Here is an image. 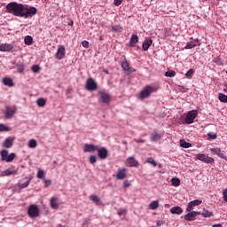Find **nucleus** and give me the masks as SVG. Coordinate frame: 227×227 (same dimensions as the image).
Listing matches in <instances>:
<instances>
[{
	"label": "nucleus",
	"mask_w": 227,
	"mask_h": 227,
	"mask_svg": "<svg viewBox=\"0 0 227 227\" xmlns=\"http://www.w3.org/2000/svg\"><path fill=\"white\" fill-rule=\"evenodd\" d=\"M45 99L44 98H38L36 100V104L39 107H43L45 106Z\"/></svg>",
	"instance_id": "79ce46f5"
},
{
	"label": "nucleus",
	"mask_w": 227,
	"mask_h": 227,
	"mask_svg": "<svg viewBox=\"0 0 227 227\" xmlns=\"http://www.w3.org/2000/svg\"><path fill=\"white\" fill-rule=\"evenodd\" d=\"M210 152L214 155H218V157H220V159H226V156L224 155V152L221 151V148H219V147L211 148Z\"/></svg>",
	"instance_id": "aec40b11"
},
{
	"label": "nucleus",
	"mask_w": 227,
	"mask_h": 227,
	"mask_svg": "<svg viewBox=\"0 0 227 227\" xmlns=\"http://www.w3.org/2000/svg\"><path fill=\"white\" fill-rule=\"evenodd\" d=\"M208 137H210V139H217V134L216 133H212L209 132L207 133Z\"/></svg>",
	"instance_id": "8fccbe9b"
},
{
	"label": "nucleus",
	"mask_w": 227,
	"mask_h": 227,
	"mask_svg": "<svg viewBox=\"0 0 227 227\" xmlns=\"http://www.w3.org/2000/svg\"><path fill=\"white\" fill-rule=\"evenodd\" d=\"M50 205L53 210H58V208H59V199L58 197H51Z\"/></svg>",
	"instance_id": "f3484780"
},
{
	"label": "nucleus",
	"mask_w": 227,
	"mask_h": 227,
	"mask_svg": "<svg viewBox=\"0 0 227 227\" xmlns=\"http://www.w3.org/2000/svg\"><path fill=\"white\" fill-rule=\"evenodd\" d=\"M171 214H176L177 215H180L184 212L182 207H174L170 209Z\"/></svg>",
	"instance_id": "c756f323"
},
{
	"label": "nucleus",
	"mask_w": 227,
	"mask_h": 227,
	"mask_svg": "<svg viewBox=\"0 0 227 227\" xmlns=\"http://www.w3.org/2000/svg\"><path fill=\"white\" fill-rule=\"evenodd\" d=\"M98 152V157H99V159H101L102 160L107 159V149L106 147H100L97 149Z\"/></svg>",
	"instance_id": "2eb2a0df"
},
{
	"label": "nucleus",
	"mask_w": 227,
	"mask_h": 227,
	"mask_svg": "<svg viewBox=\"0 0 227 227\" xmlns=\"http://www.w3.org/2000/svg\"><path fill=\"white\" fill-rule=\"evenodd\" d=\"M0 132H10V128L4 126V124H0Z\"/></svg>",
	"instance_id": "49530a36"
},
{
	"label": "nucleus",
	"mask_w": 227,
	"mask_h": 227,
	"mask_svg": "<svg viewBox=\"0 0 227 227\" xmlns=\"http://www.w3.org/2000/svg\"><path fill=\"white\" fill-rule=\"evenodd\" d=\"M66 54H67V52L65 50V46L59 45L58 48V51L55 54V58H56V59H63V58H65Z\"/></svg>",
	"instance_id": "9b49d317"
},
{
	"label": "nucleus",
	"mask_w": 227,
	"mask_h": 227,
	"mask_svg": "<svg viewBox=\"0 0 227 227\" xmlns=\"http://www.w3.org/2000/svg\"><path fill=\"white\" fill-rule=\"evenodd\" d=\"M26 182H22L20 181L19 184H18V187L20 189H26L28 185H29V182H31V180H27V178H25Z\"/></svg>",
	"instance_id": "cd10ccee"
},
{
	"label": "nucleus",
	"mask_w": 227,
	"mask_h": 227,
	"mask_svg": "<svg viewBox=\"0 0 227 227\" xmlns=\"http://www.w3.org/2000/svg\"><path fill=\"white\" fill-rule=\"evenodd\" d=\"M198 117V110L189 111L185 116V123L191 125V123H194V120Z\"/></svg>",
	"instance_id": "20e7f679"
},
{
	"label": "nucleus",
	"mask_w": 227,
	"mask_h": 227,
	"mask_svg": "<svg viewBox=\"0 0 227 227\" xmlns=\"http://www.w3.org/2000/svg\"><path fill=\"white\" fill-rule=\"evenodd\" d=\"M26 45H33V37L27 35L24 39Z\"/></svg>",
	"instance_id": "58836bf2"
},
{
	"label": "nucleus",
	"mask_w": 227,
	"mask_h": 227,
	"mask_svg": "<svg viewBox=\"0 0 227 227\" xmlns=\"http://www.w3.org/2000/svg\"><path fill=\"white\" fill-rule=\"evenodd\" d=\"M195 217H198V215H201V212L200 211H194Z\"/></svg>",
	"instance_id": "680f3d73"
},
{
	"label": "nucleus",
	"mask_w": 227,
	"mask_h": 227,
	"mask_svg": "<svg viewBox=\"0 0 227 227\" xmlns=\"http://www.w3.org/2000/svg\"><path fill=\"white\" fill-rule=\"evenodd\" d=\"M218 100H220V102H223L224 104H227V95H225L223 93H219Z\"/></svg>",
	"instance_id": "c9c22d12"
},
{
	"label": "nucleus",
	"mask_w": 227,
	"mask_h": 227,
	"mask_svg": "<svg viewBox=\"0 0 227 227\" xmlns=\"http://www.w3.org/2000/svg\"><path fill=\"white\" fill-rule=\"evenodd\" d=\"M123 214H125V209H120L118 211V215H123Z\"/></svg>",
	"instance_id": "bf43d9fd"
},
{
	"label": "nucleus",
	"mask_w": 227,
	"mask_h": 227,
	"mask_svg": "<svg viewBox=\"0 0 227 227\" xmlns=\"http://www.w3.org/2000/svg\"><path fill=\"white\" fill-rule=\"evenodd\" d=\"M213 227H223V225L220 223H216V224H214Z\"/></svg>",
	"instance_id": "e2e57ef3"
},
{
	"label": "nucleus",
	"mask_w": 227,
	"mask_h": 227,
	"mask_svg": "<svg viewBox=\"0 0 227 227\" xmlns=\"http://www.w3.org/2000/svg\"><path fill=\"white\" fill-rule=\"evenodd\" d=\"M44 184H45V187H48V185H51V184H52V182L49 179H44Z\"/></svg>",
	"instance_id": "4d7b16f0"
},
{
	"label": "nucleus",
	"mask_w": 227,
	"mask_h": 227,
	"mask_svg": "<svg viewBox=\"0 0 227 227\" xmlns=\"http://www.w3.org/2000/svg\"><path fill=\"white\" fill-rule=\"evenodd\" d=\"M150 210H157L159 208V201L153 200L149 204Z\"/></svg>",
	"instance_id": "2f4dec72"
},
{
	"label": "nucleus",
	"mask_w": 227,
	"mask_h": 227,
	"mask_svg": "<svg viewBox=\"0 0 227 227\" xmlns=\"http://www.w3.org/2000/svg\"><path fill=\"white\" fill-rule=\"evenodd\" d=\"M17 113V107L6 106L5 108V118H12L13 114Z\"/></svg>",
	"instance_id": "a211bd4d"
},
{
	"label": "nucleus",
	"mask_w": 227,
	"mask_h": 227,
	"mask_svg": "<svg viewBox=\"0 0 227 227\" xmlns=\"http://www.w3.org/2000/svg\"><path fill=\"white\" fill-rule=\"evenodd\" d=\"M27 214L32 219L38 217V215H40V209L38 208V206L30 205L27 208Z\"/></svg>",
	"instance_id": "39448f33"
},
{
	"label": "nucleus",
	"mask_w": 227,
	"mask_h": 227,
	"mask_svg": "<svg viewBox=\"0 0 227 227\" xmlns=\"http://www.w3.org/2000/svg\"><path fill=\"white\" fill-rule=\"evenodd\" d=\"M135 143H146L145 139H135Z\"/></svg>",
	"instance_id": "13d9d810"
},
{
	"label": "nucleus",
	"mask_w": 227,
	"mask_h": 227,
	"mask_svg": "<svg viewBox=\"0 0 227 227\" xmlns=\"http://www.w3.org/2000/svg\"><path fill=\"white\" fill-rule=\"evenodd\" d=\"M171 184L174 185V187H178L180 185V179L173 177L171 179Z\"/></svg>",
	"instance_id": "ea45409f"
},
{
	"label": "nucleus",
	"mask_w": 227,
	"mask_h": 227,
	"mask_svg": "<svg viewBox=\"0 0 227 227\" xmlns=\"http://www.w3.org/2000/svg\"><path fill=\"white\" fill-rule=\"evenodd\" d=\"M89 199L90 200V201H93V203H95L96 205H101L100 198H98V196L92 194L89 197Z\"/></svg>",
	"instance_id": "bb28decb"
},
{
	"label": "nucleus",
	"mask_w": 227,
	"mask_h": 227,
	"mask_svg": "<svg viewBox=\"0 0 227 227\" xmlns=\"http://www.w3.org/2000/svg\"><path fill=\"white\" fill-rule=\"evenodd\" d=\"M4 148H12L13 146V138L12 137H7L4 139L3 143Z\"/></svg>",
	"instance_id": "5701e85b"
},
{
	"label": "nucleus",
	"mask_w": 227,
	"mask_h": 227,
	"mask_svg": "<svg viewBox=\"0 0 227 227\" xmlns=\"http://www.w3.org/2000/svg\"><path fill=\"white\" fill-rule=\"evenodd\" d=\"M201 203H203V201L200 200H194L192 201H190L187 205L186 212H191V211L194 210V207H198V206L201 205Z\"/></svg>",
	"instance_id": "9d476101"
},
{
	"label": "nucleus",
	"mask_w": 227,
	"mask_h": 227,
	"mask_svg": "<svg viewBox=\"0 0 227 227\" xmlns=\"http://www.w3.org/2000/svg\"><path fill=\"white\" fill-rule=\"evenodd\" d=\"M157 91V88L152 85H146L139 93L140 100H145V98H148L152 93H155Z\"/></svg>",
	"instance_id": "f03ea898"
},
{
	"label": "nucleus",
	"mask_w": 227,
	"mask_h": 227,
	"mask_svg": "<svg viewBox=\"0 0 227 227\" xmlns=\"http://www.w3.org/2000/svg\"><path fill=\"white\" fill-rule=\"evenodd\" d=\"M160 137H162V136H160V134L152 133L150 139L153 143H155V142L159 141V139H160Z\"/></svg>",
	"instance_id": "c85d7f7f"
},
{
	"label": "nucleus",
	"mask_w": 227,
	"mask_h": 227,
	"mask_svg": "<svg viewBox=\"0 0 227 227\" xmlns=\"http://www.w3.org/2000/svg\"><path fill=\"white\" fill-rule=\"evenodd\" d=\"M153 43V41L152 39H145L142 44L143 51H148Z\"/></svg>",
	"instance_id": "4be33fe9"
},
{
	"label": "nucleus",
	"mask_w": 227,
	"mask_h": 227,
	"mask_svg": "<svg viewBox=\"0 0 227 227\" xmlns=\"http://www.w3.org/2000/svg\"><path fill=\"white\" fill-rule=\"evenodd\" d=\"M121 3H123V0H114V4L115 6H120V4H121Z\"/></svg>",
	"instance_id": "5fc2aeb1"
},
{
	"label": "nucleus",
	"mask_w": 227,
	"mask_h": 227,
	"mask_svg": "<svg viewBox=\"0 0 227 227\" xmlns=\"http://www.w3.org/2000/svg\"><path fill=\"white\" fill-rule=\"evenodd\" d=\"M121 67L124 72H130V66H129V62L127 60L121 62Z\"/></svg>",
	"instance_id": "f704fd0d"
},
{
	"label": "nucleus",
	"mask_w": 227,
	"mask_h": 227,
	"mask_svg": "<svg viewBox=\"0 0 227 227\" xmlns=\"http://www.w3.org/2000/svg\"><path fill=\"white\" fill-rule=\"evenodd\" d=\"M82 45L85 49H88L90 47V43L88 41H83V42H82Z\"/></svg>",
	"instance_id": "3c124183"
},
{
	"label": "nucleus",
	"mask_w": 227,
	"mask_h": 227,
	"mask_svg": "<svg viewBox=\"0 0 227 227\" xmlns=\"http://www.w3.org/2000/svg\"><path fill=\"white\" fill-rule=\"evenodd\" d=\"M0 155H1V160L5 162H13V160L16 157L14 153L8 154V150H2L0 153Z\"/></svg>",
	"instance_id": "7ed1b4c3"
},
{
	"label": "nucleus",
	"mask_w": 227,
	"mask_h": 227,
	"mask_svg": "<svg viewBox=\"0 0 227 227\" xmlns=\"http://www.w3.org/2000/svg\"><path fill=\"white\" fill-rule=\"evenodd\" d=\"M36 140L35 139H30L28 142V148H36Z\"/></svg>",
	"instance_id": "a19ab883"
},
{
	"label": "nucleus",
	"mask_w": 227,
	"mask_h": 227,
	"mask_svg": "<svg viewBox=\"0 0 227 227\" xmlns=\"http://www.w3.org/2000/svg\"><path fill=\"white\" fill-rule=\"evenodd\" d=\"M74 24V22H71L70 24H69V26H72Z\"/></svg>",
	"instance_id": "774afa93"
},
{
	"label": "nucleus",
	"mask_w": 227,
	"mask_h": 227,
	"mask_svg": "<svg viewBox=\"0 0 227 227\" xmlns=\"http://www.w3.org/2000/svg\"><path fill=\"white\" fill-rule=\"evenodd\" d=\"M99 97L103 104H109L111 102V96L104 91H99Z\"/></svg>",
	"instance_id": "dca6fc26"
},
{
	"label": "nucleus",
	"mask_w": 227,
	"mask_h": 227,
	"mask_svg": "<svg viewBox=\"0 0 227 227\" xmlns=\"http://www.w3.org/2000/svg\"><path fill=\"white\" fill-rule=\"evenodd\" d=\"M139 42L137 35L133 34L129 38V47H136V43Z\"/></svg>",
	"instance_id": "412c9836"
},
{
	"label": "nucleus",
	"mask_w": 227,
	"mask_h": 227,
	"mask_svg": "<svg viewBox=\"0 0 227 227\" xmlns=\"http://www.w3.org/2000/svg\"><path fill=\"white\" fill-rule=\"evenodd\" d=\"M122 145H127V142L123 141V142H122Z\"/></svg>",
	"instance_id": "69168bd1"
},
{
	"label": "nucleus",
	"mask_w": 227,
	"mask_h": 227,
	"mask_svg": "<svg viewBox=\"0 0 227 227\" xmlns=\"http://www.w3.org/2000/svg\"><path fill=\"white\" fill-rule=\"evenodd\" d=\"M15 49L13 43H2L0 44V52H10Z\"/></svg>",
	"instance_id": "f8f14e48"
},
{
	"label": "nucleus",
	"mask_w": 227,
	"mask_h": 227,
	"mask_svg": "<svg viewBox=\"0 0 227 227\" xmlns=\"http://www.w3.org/2000/svg\"><path fill=\"white\" fill-rule=\"evenodd\" d=\"M123 187H124V189H127L128 187H130V182H129V181H124V183H123Z\"/></svg>",
	"instance_id": "6e6d98bb"
},
{
	"label": "nucleus",
	"mask_w": 227,
	"mask_h": 227,
	"mask_svg": "<svg viewBox=\"0 0 227 227\" xmlns=\"http://www.w3.org/2000/svg\"><path fill=\"white\" fill-rule=\"evenodd\" d=\"M223 90H224V91H226V93H227V83L224 84V89H223Z\"/></svg>",
	"instance_id": "0e129e2a"
},
{
	"label": "nucleus",
	"mask_w": 227,
	"mask_h": 227,
	"mask_svg": "<svg viewBox=\"0 0 227 227\" xmlns=\"http://www.w3.org/2000/svg\"><path fill=\"white\" fill-rule=\"evenodd\" d=\"M192 74H194V70L190 69L187 71V73L185 74L186 77H191L192 75Z\"/></svg>",
	"instance_id": "864d4df0"
},
{
	"label": "nucleus",
	"mask_w": 227,
	"mask_h": 227,
	"mask_svg": "<svg viewBox=\"0 0 227 227\" xmlns=\"http://www.w3.org/2000/svg\"><path fill=\"white\" fill-rule=\"evenodd\" d=\"M201 215L202 217H212V215H214V213L204 208L202 209Z\"/></svg>",
	"instance_id": "72a5a7b5"
},
{
	"label": "nucleus",
	"mask_w": 227,
	"mask_h": 227,
	"mask_svg": "<svg viewBox=\"0 0 227 227\" xmlns=\"http://www.w3.org/2000/svg\"><path fill=\"white\" fill-rule=\"evenodd\" d=\"M36 176H37V178L42 180V178H43L45 176V171H43L42 169L38 170Z\"/></svg>",
	"instance_id": "a18cd8bd"
},
{
	"label": "nucleus",
	"mask_w": 227,
	"mask_h": 227,
	"mask_svg": "<svg viewBox=\"0 0 227 227\" xmlns=\"http://www.w3.org/2000/svg\"><path fill=\"white\" fill-rule=\"evenodd\" d=\"M74 24V22H71L70 24H69V26H72Z\"/></svg>",
	"instance_id": "338daca9"
},
{
	"label": "nucleus",
	"mask_w": 227,
	"mask_h": 227,
	"mask_svg": "<svg viewBox=\"0 0 227 227\" xmlns=\"http://www.w3.org/2000/svg\"><path fill=\"white\" fill-rule=\"evenodd\" d=\"M31 70H32V72H34L35 74H36V73L40 72V66H38V65H34V66H32Z\"/></svg>",
	"instance_id": "de8ad7c7"
},
{
	"label": "nucleus",
	"mask_w": 227,
	"mask_h": 227,
	"mask_svg": "<svg viewBox=\"0 0 227 227\" xmlns=\"http://www.w3.org/2000/svg\"><path fill=\"white\" fill-rule=\"evenodd\" d=\"M214 63H215V65H217V67H224V62L219 57H217L214 59Z\"/></svg>",
	"instance_id": "4c0bfd02"
},
{
	"label": "nucleus",
	"mask_w": 227,
	"mask_h": 227,
	"mask_svg": "<svg viewBox=\"0 0 227 227\" xmlns=\"http://www.w3.org/2000/svg\"><path fill=\"white\" fill-rule=\"evenodd\" d=\"M18 173L19 170H12L10 168H7L3 172V176H12V175H17Z\"/></svg>",
	"instance_id": "a878e982"
},
{
	"label": "nucleus",
	"mask_w": 227,
	"mask_h": 227,
	"mask_svg": "<svg viewBox=\"0 0 227 227\" xmlns=\"http://www.w3.org/2000/svg\"><path fill=\"white\" fill-rule=\"evenodd\" d=\"M125 165L128 168H139V161H137L135 157L130 156L126 159Z\"/></svg>",
	"instance_id": "1a4fd4ad"
},
{
	"label": "nucleus",
	"mask_w": 227,
	"mask_h": 227,
	"mask_svg": "<svg viewBox=\"0 0 227 227\" xmlns=\"http://www.w3.org/2000/svg\"><path fill=\"white\" fill-rule=\"evenodd\" d=\"M200 40L194 39L186 43L185 49H194V47H200Z\"/></svg>",
	"instance_id": "6ab92c4d"
},
{
	"label": "nucleus",
	"mask_w": 227,
	"mask_h": 227,
	"mask_svg": "<svg viewBox=\"0 0 227 227\" xmlns=\"http://www.w3.org/2000/svg\"><path fill=\"white\" fill-rule=\"evenodd\" d=\"M16 67L19 74H22L26 70V65L24 63H18Z\"/></svg>",
	"instance_id": "473e14b6"
},
{
	"label": "nucleus",
	"mask_w": 227,
	"mask_h": 227,
	"mask_svg": "<svg viewBox=\"0 0 227 227\" xmlns=\"http://www.w3.org/2000/svg\"><path fill=\"white\" fill-rule=\"evenodd\" d=\"M112 31H114V33H121L123 31V28L119 25H114L112 26Z\"/></svg>",
	"instance_id": "e433bc0d"
},
{
	"label": "nucleus",
	"mask_w": 227,
	"mask_h": 227,
	"mask_svg": "<svg viewBox=\"0 0 227 227\" xmlns=\"http://www.w3.org/2000/svg\"><path fill=\"white\" fill-rule=\"evenodd\" d=\"M176 75V72L170 70V71H167L165 73V76L166 77H175Z\"/></svg>",
	"instance_id": "c03bdc74"
},
{
	"label": "nucleus",
	"mask_w": 227,
	"mask_h": 227,
	"mask_svg": "<svg viewBox=\"0 0 227 227\" xmlns=\"http://www.w3.org/2000/svg\"><path fill=\"white\" fill-rule=\"evenodd\" d=\"M117 180H125L127 178V168H119L117 174L115 175Z\"/></svg>",
	"instance_id": "ddd939ff"
},
{
	"label": "nucleus",
	"mask_w": 227,
	"mask_h": 227,
	"mask_svg": "<svg viewBox=\"0 0 227 227\" xmlns=\"http://www.w3.org/2000/svg\"><path fill=\"white\" fill-rule=\"evenodd\" d=\"M36 12H38V10H36V8L35 7H30V8L23 7L22 17H25V19L33 17V15H36Z\"/></svg>",
	"instance_id": "6e6552de"
},
{
	"label": "nucleus",
	"mask_w": 227,
	"mask_h": 227,
	"mask_svg": "<svg viewBox=\"0 0 227 227\" xmlns=\"http://www.w3.org/2000/svg\"><path fill=\"white\" fill-rule=\"evenodd\" d=\"M89 160H90V164H95V162H97V156H95V155L90 156Z\"/></svg>",
	"instance_id": "09e8293b"
},
{
	"label": "nucleus",
	"mask_w": 227,
	"mask_h": 227,
	"mask_svg": "<svg viewBox=\"0 0 227 227\" xmlns=\"http://www.w3.org/2000/svg\"><path fill=\"white\" fill-rule=\"evenodd\" d=\"M156 224H157V226H162V224H164V222L157 221Z\"/></svg>",
	"instance_id": "052dcab7"
},
{
	"label": "nucleus",
	"mask_w": 227,
	"mask_h": 227,
	"mask_svg": "<svg viewBox=\"0 0 227 227\" xmlns=\"http://www.w3.org/2000/svg\"><path fill=\"white\" fill-rule=\"evenodd\" d=\"M179 143H180V146H181L182 148H191V146H192V144L188 143V142H186V141L184 140V139H181V140L179 141Z\"/></svg>",
	"instance_id": "7c9ffc66"
},
{
	"label": "nucleus",
	"mask_w": 227,
	"mask_h": 227,
	"mask_svg": "<svg viewBox=\"0 0 227 227\" xmlns=\"http://www.w3.org/2000/svg\"><path fill=\"white\" fill-rule=\"evenodd\" d=\"M3 84H4V86H8L9 88H12V86H15V84L13 83V80L8 77L3 79Z\"/></svg>",
	"instance_id": "393cba45"
},
{
	"label": "nucleus",
	"mask_w": 227,
	"mask_h": 227,
	"mask_svg": "<svg viewBox=\"0 0 227 227\" xmlns=\"http://www.w3.org/2000/svg\"><path fill=\"white\" fill-rule=\"evenodd\" d=\"M146 162L148 164H152V166H153V168H157V161H155V160H153V158H148L146 160Z\"/></svg>",
	"instance_id": "37998d69"
},
{
	"label": "nucleus",
	"mask_w": 227,
	"mask_h": 227,
	"mask_svg": "<svg viewBox=\"0 0 227 227\" xmlns=\"http://www.w3.org/2000/svg\"><path fill=\"white\" fill-rule=\"evenodd\" d=\"M85 88L87 91H96V90H98V84L96 83L93 78H89L86 81Z\"/></svg>",
	"instance_id": "423d86ee"
},
{
	"label": "nucleus",
	"mask_w": 227,
	"mask_h": 227,
	"mask_svg": "<svg viewBox=\"0 0 227 227\" xmlns=\"http://www.w3.org/2000/svg\"><path fill=\"white\" fill-rule=\"evenodd\" d=\"M8 13L15 15V17H22L24 12V5L22 4H17L11 2L6 5Z\"/></svg>",
	"instance_id": "f257e3e1"
},
{
	"label": "nucleus",
	"mask_w": 227,
	"mask_h": 227,
	"mask_svg": "<svg viewBox=\"0 0 227 227\" xmlns=\"http://www.w3.org/2000/svg\"><path fill=\"white\" fill-rule=\"evenodd\" d=\"M196 159L204 162L205 164H214V159L207 155L206 153H198Z\"/></svg>",
	"instance_id": "0eeeda50"
},
{
	"label": "nucleus",
	"mask_w": 227,
	"mask_h": 227,
	"mask_svg": "<svg viewBox=\"0 0 227 227\" xmlns=\"http://www.w3.org/2000/svg\"><path fill=\"white\" fill-rule=\"evenodd\" d=\"M189 213L184 215L185 221H196V215L194 211H188Z\"/></svg>",
	"instance_id": "b1692460"
},
{
	"label": "nucleus",
	"mask_w": 227,
	"mask_h": 227,
	"mask_svg": "<svg viewBox=\"0 0 227 227\" xmlns=\"http://www.w3.org/2000/svg\"><path fill=\"white\" fill-rule=\"evenodd\" d=\"M223 201L227 203V189L223 191Z\"/></svg>",
	"instance_id": "603ef678"
},
{
	"label": "nucleus",
	"mask_w": 227,
	"mask_h": 227,
	"mask_svg": "<svg viewBox=\"0 0 227 227\" xmlns=\"http://www.w3.org/2000/svg\"><path fill=\"white\" fill-rule=\"evenodd\" d=\"M83 150L85 153H93L97 152V150H98V145H95L92 144H85L83 145Z\"/></svg>",
	"instance_id": "4468645a"
}]
</instances>
